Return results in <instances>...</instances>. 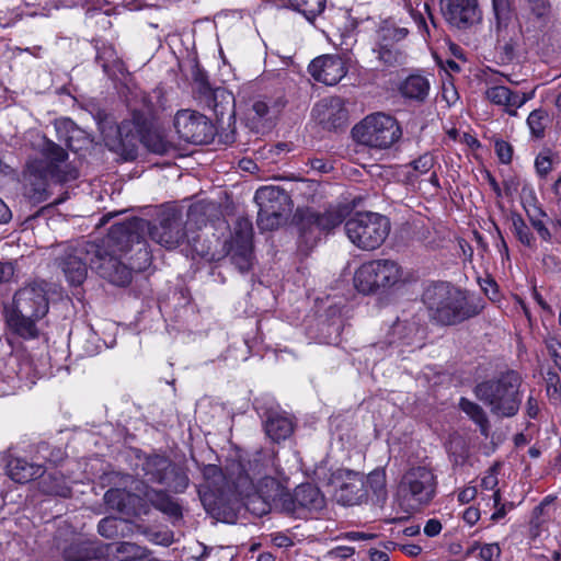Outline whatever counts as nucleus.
Segmentation results:
<instances>
[{
  "mask_svg": "<svg viewBox=\"0 0 561 561\" xmlns=\"http://www.w3.org/2000/svg\"><path fill=\"white\" fill-rule=\"evenodd\" d=\"M25 145L41 156L31 157L26 164L25 194L33 203L48 197L49 180L66 182L78 176L77 169L68 161L67 151L37 130H30Z\"/></svg>",
  "mask_w": 561,
  "mask_h": 561,
  "instance_id": "f257e3e1",
  "label": "nucleus"
},
{
  "mask_svg": "<svg viewBox=\"0 0 561 561\" xmlns=\"http://www.w3.org/2000/svg\"><path fill=\"white\" fill-rule=\"evenodd\" d=\"M147 234L152 241L167 249L179 247L186 237L179 211L170 208L160 214L157 225H151L141 218L114 225L110 230V240H114L118 244L124 240H126V244L135 242L136 248L148 250L145 243Z\"/></svg>",
  "mask_w": 561,
  "mask_h": 561,
  "instance_id": "f03ea898",
  "label": "nucleus"
},
{
  "mask_svg": "<svg viewBox=\"0 0 561 561\" xmlns=\"http://www.w3.org/2000/svg\"><path fill=\"white\" fill-rule=\"evenodd\" d=\"M110 233L106 239L103 240L102 244H98L100 253L92 255L90 259V268L96 271V273L107 279L110 283L117 286H125L129 284L131 279V271H142L147 268L151 263V254L146 249L137 248V260L130 262V266H127L121 261V257L116 255V252L127 254L133 251L136 247L135 242H128L126 240L123 243L114 240H110Z\"/></svg>",
  "mask_w": 561,
  "mask_h": 561,
  "instance_id": "7ed1b4c3",
  "label": "nucleus"
},
{
  "mask_svg": "<svg viewBox=\"0 0 561 561\" xmlns=\"http://www.w3.org/2000/svg\"><path fill=\"white\" fill-rule=\"evenodd\" d=\"M100 128L105 145L113 151L133 152L138 140L148 150L157 154H165L173 148L163 133L151 129L148 118L139 112L133 113L131 121H124L117 126L115 137L111 136L104 125H101Z\"/></svg>",
  "mask_w": 561,
  "mask_h": 561,
  "instance_id": "20e7f679",
  "label": "nucleus"
},
{
  "mask_svg": "<svg viewBox=\"0 0 561 561\" xmlns=\"http://www.w3.org/2000/svg\"><path fill=\"white\" fill-rule=\"evenodd\" d=\"M248 466L245 468L241 462L231 463L227 468V478L240 495L249 499L248 506L260 502L262 506L257 508L259 513L264 514L270 510L271 502L282 494L280 486L275 479L267 476L262 477L257 485L254 484V480L263 473L261 454L249 460Z\"/></svg>",
  "mask_w": 561,
  "mask_h": 561,
  "instance_id": "39448f33",
  "label": "nucleus"
},
{
  "mask_svg": "<svg viewBox=\"0 0 561 561\" xmlns=\"http://www.w3.org/2000/svg\"><path fill=\"white\" fill-rule=\"evenodd\" d=\"M423 302L430 317L443 325L459 323L478 313L461 289L445 282L430 285L424 290Z\"/></svg>",
  "mask_w": 561,
  "mask_h": 561,
  "instance_id": "423d86ee",
  "label": "nucleus"
},
{
  "mask_svg": "<svg viewBox=\"0 0 561 561\" xmlns=\"http://www.w3.org/2000/svg\"><path fill=\"white\" fill-rule=\"evenodd\" d=\"M46 290L41 284H28L20 288L10 310L7 312L9 327L24 339L35 337L38 333L36 322L48 312Z\"/></svg>",
  "mask_w": 561,
  "mask_h": 561,
  "instance_id": "0eeeda50",
  "label": "nucleus"
},
{
  "mask_svg": "<svg viewBox=\"0 0 561 561\" xmlns=\"http://www.w3.org/2000/svg\"><path fill=\"white\" fill-rule=\"evenodd\" d=\"M409 273L394 260L376 259L362 263L354 272L353 283L363 295L387 293L408 283Z\"/></svg>",
  "mask_w": 561,
  "mask_h": 561,
  "instance_id": "6e6552de",
  "label": "nucleus"
},
{
  "mask_svg": "<svg viewBox=\"0 0 561 561\" xmlns=\"http://www.w3.org/2000/svg\"><path fill=\"white\" fill-rule=\"evenodd\" d=\"M520 377L515 371H506L500 376L477 385L474 392L490 411L501 417L514 416L522 402L519 394Z\"/></svg>",
  "mask_w": 561,
  "mask_h": 561,
  "instance_id": "1a4fd4ad",
  "label": "nucleus"
},
{
  "mask_svg": "<svg viewBox=\"0 0 561 561\" xmlns=\"http://www.w3.org/2000/svg\"><path fill=\"white\" fill-rule=\"evenodd\" d=\"M345 232L350 241L360 250L378 249L390 232L387 217L371 211L356 213L345 222Z\"/></svg>",
  "mask_w": 561,
  "mask_h": 561,
  "instance_id": "9d476101",
  "label": "nucleus"
},
{
  "mask_svg": "<svg viewBox=\"0 0 561 561\" xmlns=\"http://www.w3.org/2000/svg\"><path fill=\"white\" fill-rule=\"evenodd\" d=\"M44 371L35 367L28 355L12 353L0 359V396L31 389Z\"/></svg>",
  "mask_w": 561,
  "mask_h": 561,
  "instance_id": "9b49d317",
  "label": "nucleus"
},
{
  "mask_svg": "<svg viewBox=\"0 0 561 561\" xmlns=\"http://www.w3.org/2000/svg\"><path fill=\"white\" fill-rule=\"evenodd\" d=\"M352 133L358 142L379 149L389 148L401 137L396 119L382 113L365 117Z\"/></svg>",
  "mask_w": 561,
  "mask_h": 561,
  "instance_id": "f8f14e48",
  "label": "nucleus"
},
{
  "mask_svg": "<svg viewBox=\"0 0 561 561\" xmlns=\"http://www.w3.org/2000/svg\"><path fill=\"white\" fill-rule=\"evenodd\" d=\"M399 491L413 502L412 507H419L433 500L436 491V478L433 471L425 466L412 467L403 474Z\"/></svg>",
  "mask_w": 561,
  "mask_h": 561,
  "instance_id": "ddd939ff",
  "label": "nucleus"
},
{
  "mask_svg": "<svg viewBox=\"0 0 561 561\" xmlns=\"http://www.w3.org/2000/svg\"><path fill=\"white\" fill-rule=\"evenodd\" d=\"M330 488L334 499L342 505H356L364 501L368 491L365 490L364 477L348 469H337L331 474Z\"/></svg>",
  "mask_w": 561,
  "mask_h": 561,
  "instance_id": "4468645a",
  "label": "nucleus"
},
{
  "mask_svg": "<svg viewBox=\"0 0 561 561\" xmlns=\"http://www.w3.org/2000/svg\"><path fill=\"white\" fill-rule=\"evenodd\" d=\"M99 253L98 244L92 242L83 241L67 248L59 265L68 282L75 286L81 285L87 277L90 259Z\"/></svg>",
  "mask_w": 561,
  "mask_h": 561,
  "instance_id": "2eb2a0df",
  "label": "nucleus"
},
{
  "mask_svg": "<svg viewBox=\"0 0 561 561\" xmlns=\"http://www.w3.org/2000/svg\"><path fill=\"white\" fill-rule=\"evenodd\" d=\"M252 222L248 218H239L228 244V254L241 273L248 272L252 266Z\"/></svg>",
  "mask_w": 561,
  "mask_h": 561,
  "instance_id": "dca6fc26",
  "label": "nucleus"
},
{
  "mask_svg": "<svg viewBox=\"0 0 561 561\" xmlns=\"http://www.w3.org/2000/svg\"><path fill=\"white\" fill-rule=\"evenodd\" d=\"M174 127L180 138L192 144H205L213 137V125L207 117L192 110H181L175 114Z\"/></svg>",
  "mask_w": 561,
  "mask_h": 561,
  "instance_id": "f3484780",
  "label": "nucleus"
},
{
  "mask_svg": "<svg viewBox=\"0 0 561 561\" xmlns=\"http://www.w3.org/2000/svg\"><path fill=\"white\" fill-rule=\"evenodd\" d=\"M133 481L135 480L131 477L126 476L124 483L129 484V491L119 488L110 489L104 495L106 505L125 516H138L145 512L140 491L135 490Z\"/></svg>",
  "mask_w": 561,
  "mask_h": 561,
  "instance_id": "a211bd4d",
  "label": "nucleus"
},
{
  "mask_svg": "<svg viewBox=\"0 0 561 561\" xmlns=\"http://www.w3.org/2000/svg\"><path fill=\"white\" fill-rule=\"evenodd\" d=\"M346 58L337 55H323L314 58L308 70L312 78L327 85L339 83L347 73Z\"/></svg>",
  "mask_w": 561,
  "mask_h": 561,
  "instance_id": "6ab92c4d",
  "label": "nucleus"
},
{
  "mask_svg": "<svg viewBox=\"0 0 561 561\" xmlns=\"http://www.w3.org/2000/svg\"><path fill=\"white\" fill-rule=\"evenodd\" d=\"M424 340V329L415 317L402 316L390 327L387 343L390 346L421 345Z\"/></svg>",
  "mask_w": 561,
  "mask_h": 561,
  "instance_id": "aec40b11",
  "label": "nucleus"
},
{
  "mask_svg": "<svg viewBox=\"0 0 561 561\" xmlns=\"http://www.w3.org/2000/svg\"><path fill=\"white\" fill-rule=\"evenodd\" d=\"M535 92H518L512 91L510 88L502 84H491L484 91V95L493 105L500 106L503 111L511 115L516 116L517 110L526 104L534 98Z\"/></svg>",
  "mask_w": 561,
  "mask_h": 561,
  "instance_id": "412c9836",
  "label": "nucleus"
},
{
  "mask_svg": "<svg viewBox=\"0 0 561 561\" xmlns=\"http://www.w3.org/2000/svg\"><path fill=\"white\" fill-rule=\"evenodd\" d=\"M440 4L447 21L457 27H466L479 19L477 0H440Z\"/></svg>",
  "mask_w": 561,
  "mask_h": 561,
  "instance_id": "4be33fe9",
  "label": "nucleus"
},
{
  "mask_svg": "<svg viewBox=\"0 0 561 561\" xmlns=\"http://www.w3.org/2000/svg\"><path fill=\"white\" fill-rule=\"evenodd\" d=\"M133 483H135V490L140 491L142 505L145 508L142 514L147 513L146 503L149 502L157 510L169 515L170 517L179 518L182 515L180 505L164 492L154 491L141 481H133Z\"/></svg>",
  "mask_w": 561,
  "mask_h": 561,
  "instance_id": "5701e85b",
  "label": "nucleus"
},
{
  "mask_svg": "<svg viewBox=\"0 0 561 561\" xmlns=\"http://www.w3.org/2000/svg\"><path fill=\"white\" fill-rule=\"evenodd\" d=\"M313 112L319 122L328 128H339L347 121V110L340 98L321 100L316 104Z\"/></svg>",
  "mask_w": 561,
  "mask_h": 561,
  "instance_id": "b1692460",
  "label": "nucleus"
},
{
  "mask_svg": "<svg viewBox=\"0 0 561 561\" xmlns=\"http://www.w3.org/2000/svg\"><path fill=\"white\" fill-rule=\"evenodd\" d=\"M254 201L259 209L266 211H290V197L277 186L260 187L254 195Z\"/></svg>",
  "mask_w": 561,
  "mask_h": 561,
  "instance_id": "393cba45",
  "label": "nucleus"
},
{
  "mask_svg": "<svg viewBox=\"0 0 561 561\" xmlns=\"http://www.w3.org/2000/svg\"><path fill=\"white\" fill-rule=\"evenodd\" d=\"M324 506V497L320 490L310 484L298 485L293 494V506L287 507L290 512H296L298 508H306L309 511H318Z\"/></svg>",
  "mask_w": 561,
  "mask_h": 561,
  "instance_id": "a878e982",
  "label": "nucleus"
},
{
  "mask_svg": "<svg viewBox=\"0 0 561 561\" xmlns=\"http://www.w3.org/2000/svg\"><path fill=\"white\" fill-rule=\"evenodd\" d=\"M431 89L430 80L422 75H410L398 87L402 98L410 101L423 102Z\"/></svg>",
  "mask_w": 561,
  "mask_h": 561,
  "instance_id": "bb28decb",
  "label": "nucleus"
},
{
  "mask_svg": "<svg viewBox=\"0 0 561 561\" xmlns=\"http://www.w3.org/2000/svg\"><path fill=\"white\" fill-rule=\"evenodd\" d=\"M44 469L39 465L31 463L23 458H11L7 462V476L18 483H26L37 477H43Z\"/></svg>",
  "mask_w": 561,
  "mask_h": 561,
  "instance_id": "cd10ccee",
  "label": "nucleus"
},
{
  "mask_svg": "<svg viewBox=\"0 0 561 561\" xmlns=\"http://www.w3.org/2000/svg\"><path fill=\"white\" fill-rule=\"evenodd\" d=\"M266 435L274 442L288 438L294 431L290 416L284 412L271 411L264 424Z\"/></svg>",
  "mask_w": 561,
  "mask_h": 561,
  "instance_id": "c85d7f7f",
  "label": "nucleus"
},
{
  "mask_svg": "<svg viewBox=\"0 0 561 561\" xmlns=\"http://www.w3.org/2000/svg\"><path fill=\"white\" fill-rule=\"evenodd\" d=\"M364 489L368 491L364 500L379 506L383 505L388 496L385 470L377 469L371 471L364 478Z\"/></svg>",
  "mask_w": 561,
  "mask_h": 561,
  "instance_id": "c756f323",
  "label": "nucleus"
},
{
  "mask_svg": "<svg viewBox=\"0 0 561 561\" xmlns=\"http://www.w3.org/2000/svg\"><path fill=\"white\" fill-rule=\"evenodd\" d=\"M171 461L162 456L152 455L147 457L142 462L144 476L148 481L162 484L169 473Z\"/></svg>",
  "mask_w": 561,
  "mask_h": 561,
  "instance_id": "7c9ffc66",
  "label": "nucleus"
},
{
  "mask_svg": "<svg viewBox=\"0 0 561 561\" xmlns=\"http://www.w3.org/2000/svg\"><path fill=\"white\" fill-rule=\"evenodd\" d=\"M502 549L497 542L473 541L466 550V557H476L480 561H501Z\"/></svg>",
  "mask_w": 561,
  "mask_h": 561,
  "instance_id": "2f4dec72",
  "label": "nucleus"
},
{
  "mask_svg": "<svg viewBox=\"0 0 561 561\" xmlns=\"http://www.w3.org/2000/svg\"><path fill=\"white\" fill-rule=\"evenodd\" d=\"M403 2L404 8L408 10L413 21L417 24L419 30L421 32L430 34L425 15H427L432 23H434V20L430 11L428 3L421 2L420 0H403Z\"/></svg>",
  "mask_w": 561,
  "mask_h": 561,
  "instance_id": "473e14b6",
  "label": "nucleus"
},
{
  "mask_svg": "<svg viewBox=\"0 0 561 561\" xmlns=\"http://www.w3.org/2000/svg\"><path fill=\"white\" fill-rule=\"evenodd\" d=\"M374 53L377 59L388 67L402 65L405 60L404 53L397 45L390 43H378Z\"/></svg>",
  "mask_w": 561,
  "mask_h": 561,
  "instance_id": "72a5a7b5",
  "label": "nucleus"
},
{
  "mask_svg": "<svg viewBox=\"0 0 561 561\" xmlns=\"http://www.w3.org/2000/svg\"><path fill=\"white\" fill-rule=\"evenodd\" d=\"M408 34L409 30L407 27L397 25L393 20H386L381 23L377 32L378 43L397 45L400 41L404 39Z\"/></svg>",
  "mask_w": 561,
  "mask_h": 561,
  "instance_id": "f704fd0d",
  "label": "nucleus"
},
{
  "mask_svg": "<svg viewBox=\"0 0 561 561\" xmlns=\"http://www.w3.org/2000/svg\"><path fill=\"white\" fill-rule=\"evenodd\" d=\"M42 490L45 493L58 495V496H68L70 495V482L64 478L60 472H53L47 477H44L41 481Z\"/></svg>",
  "mask_w": 561,
  "mask_h": 561,
  "instance_id": "c9c22d12",
  "label": "nucleus"
},
{
  "mask_svg": "<svg viewBox=\"0 0 561 561\" xmlns=\"http://www.w3.org/2000/svg\"><path fill=\"white\" fill-rule=\"evenodd\" d=\"M98 530L105 538H115L125 536L131 526L125 518L105 517L99 523Z\"/></svg>",
  "mask_w": 561,
  "mask_h": 561,
  "instance_id": "e433bc0d",
  "label": "nucleus"
},
{
  "mask_svg": "<svg viewBox=\"0 0 561 561\" xmlns=\"http://www.w3.org/2000/svg\"><path fill=\"white\" fill-rule=\"evenodd\" d=\"M327 0H287L288 5L301 13L308 21H313L325 8Z\"/></svg>",
  "mask_w": 561,
  "mask_h": 561,
  "instance_id": "4c0bfd02",
  "label": "nucleus"
},
{
  "mask_svg": "<svg viewBox=\"0 0 561 561\" xmlns=\"http://www.w3.org/2000/svg\"><path fill=\"white\" fill-rule=\"evenodd\" d=\"M345 218L344 207H333L314 218V224L320 230L330 231L341 225Z\"/></svg>",
  "mask_w": 561,
  "mask_h": 561,
  "instance_id": "58836bf2",
  "label": "nucleus"
},
{
  "mask_svg": "<svg viewBox=\"0 0 561 561\" xmlns=\"http://www.w3.org/2000/svg\"><path fill=\"white\" fill-rule=\"evenodd\" d=\"M511 222L512 231L517 240L525 247L533 248L535 244V237L523 217L519 214L513 213L511 215Z\"/></svg>",
  "mask_w": 561,
  "mask_h": 561,
  "instance_id": "ea45409f",
  "label": "nucleus"
},
{
  "mask_svg": "<svg viewBox=\"0 0 561 561\" xmlns=\"http://www.w3.org/2000/svg\"><path fill=\"white\" fill-rule=\"evenodd\" d=\"M165 480L162 482L168 489L175 493L183 492L188 485V477L178 466L171 462L169 473L165 474Z\"/></svg>",
  "mask_w": 561,
  "mask_h": 561,
  "instance_id": "a19ab883",
  "label": "nucleus"
},
{
  "mask_svg": "<svg viewBox=\"0 0 561 561\" xmlns=\"http://www.w3.org/2000/svg\"><path fill=\"white\" fill-rule=\"evenodd\" d=\"M55 129L58 135V139L60 141H64L65 145L71 149L77 150V148L73 145V138L77 134H80L81 130H79L75 123L69 118H60L57 119L55 123Z\"/></svg>",
  "mask_w": 561,
  "mask_h": 561,
  "instance_id": "79ce46f5",
  "label": "nucleus"
},
{
  "mask_svg": "<svg viewBox=\"0 0 561 561\" xmlns=\"http://www.w3.org/2000/svg\"><path fill=\"white\" fill-rule=\"evenodd\" d=\"M460 409L481 427V432L486 435L488 430V419L483 409L465 398H461L459 402Z\"/></svg>",
  "mask_w": 561,
  "mask_h": 561,
  "instance_id": "37998d69",
  "label": "nucleus"
},
{
  "mask_svg": "<svg viewBox=\"0 0 561 561\" xmlns=\"http://www.w3.org/2000/svg\"><path fill=\"white\" fill-rule=\"evenodd\" d=\"M501 491H495L489 497L486 505H491L494 508L493 514L491 515V520L496 523L505 517L507 512L514 508V504L512 502L501 503Z\"/></svg>",
  "mask_w": 561,
  "mask_h": 561,
  "instance_id": "c03bdc74",
  "label": "nucleus"
},
{
  "mask_svg": "<svg viewBox=\"0 0 561 561\" xmlns=\"http://www.w3.org/2000/svg\"><path fill=\"white\" fill-rule=\"evenodd\" d=\"M546 119L547 113L542 110H535L528 115L527 125L533 136L537 138L543 136Z\"/></svg>",
  "mask_w": 561,
  "mask_h": 561,
  "instance_id": "a18cd8bd",
  "label": "nucleus"
},
{
  "mask_svg": "<svg viewBox=\"0 0 561 561\" xmlns=\"http://www.w3.org/2000/svg\"><path fill=\"white\" fill-rule=\"evenodd\" d=\"M286 213L280 211H264L259 209L257 226L262 230H273L280 225L282 218Z\"/></svg>",
  "mask_w": 561,
  "mask_h": 561,
  "instance_id": "49530a36",
  "label": "nucleus"
},
{
  "mask_svg": "<svg viewBox=\"0 0 561 561\" xmlns=\"http://www.w3.org/2000/svg\"><path fill=\"white\" fill-rule=\"evenodd\" d=\"M499 470L500 467L497 463L490 467L484 476L481 478V489L485 491H492L495 493V491H500L497 488L499 485Z\"/></svg>",
  "mask_w": 561,
  "mask_h": 561,
  "instance_id": "de8ad7c7",
  "label": "nucleus"
},
{
  "mask_svg": "<svg viewBox=\"0 0 561 561\" xmlns=\"http://www.w3.org/2000/svg\"><path fill=\"white\" fill-rule=\"evenodd\" d=\"M435 162L434 154L426 152L412 161L411 165L419 174H425L434 167Z\"/></svg>",
  "mask_w": 561,
  "mask_h": 561,
  "instance_id": "09e8293b",
  "label": "nucleus"
},
{
  "mask_svg": "<svg viewBox=\"0 0 561 561\" xmlns=\"http://www.w3.org/2000/svg\"><path fill=\"white\" fill-rule=\"evenodd\" d=\"M332 44L339 48L344 55L350 53L356 43L354 34L347 32L345 34H340L337 38L331 39ZM346 58V61L348 60L347 56H344Z\"/></svg>",
  "mask_w": 561,
  "mask_h": 561,
  "instance_id": "8fccbe9b",
  "label": "nucleus"
},
{
  "mask_svg": "<svg viewBox=\"0 0 561 561\" xmlns=\"http://www.w3.org/2000/svg\"><path fill=\"white\" fill-rule=\"evenodd\" d=\"M67 561H83L88 558V551L78 543H71L64 550Z\"/></svg>",
  "mask_w": 561,
  "mask_h": 561,
  "instance_id": "3c124183",
  "label": "nucleus"
},
{
  "mask_svg": "<svg viewBox=\"0 0 561 561\" xmlns=\"http://www.w3.org/2000/svg\"><path fill=\"white\" fill-rule=\"evenodd\" d=\"M10 0H0V25L7 27L11 25L18 18V13L12 9L7 8Z\"/></svg>",
  "mask_w": 561,
  "mask_h": 561,
  "instance_id": "603ef678",
  "label": "nucleus"
},
{
  "mask_svg": "<svg viewBox=\"0 0 561 561\" xmlns=\"http://www.w3.org/2000/svg\"><path fill=\"white\" fill-rule=\"evenodd\" d=\"M495 152L502 163H510L513 157L512 146L504 140L495 141Z\"/></svg>",
  "mask_w": 561,
  "mask_h": 561,
  "instance_id": "864d4df0",
  "label": "nucleus"
},
{
  "mask_svg": "<svg viewBox=\"0 0 561 561\" xmlns=\"http://www.w3.org/2000/svg\"><path fill=\"white\" fill-rule=\"evenodd\" d=\"M530 222L542 240L549 241L551 239V233L542 218H537L536 214H530Z\"/></svg>",
  "mask_w": 561,
  "mask_h": 561,
  "instance_id": "5fc2aeb1",
  "label": "nucleus"
},
{
  "mask_svg": "<svg viewBox=\"0 0 561 561\" xmlns=\"http://www.w3.org/2000/svg\"><path fill=\"white\" fill-rule=\"evenodd\" d=\"M535 167H536L537 172L541 176H545V175H547L550 172V170L552 168V160L547 154H539L536 158Z\"/></svg>",
  "mask_w": 561,
  "mask_h": 561,
  "instance_id": "6e6d98bb",
  "label": "nucleus"
},
{
  "mask_svg": "<svg viewBox=\"0 0 561 561\" xmlns=\"http://www.w3.org/2000/svg\"><path fill=\"white\" fill-rule=\"evenodd\" d=\"M204 478L209 481L210 484H216L222 477L221 470L215 465L205 466L203 469Z\"/></svg>",
  "mask_w": 561,
  "mask_h": 561,
  "instance_id": "4d7b16f0",
  "label": "nucleus"
},
{
  "mask_svg": "<svg viewBox=\"0 0 561 561\" xmlns=\"http://www.w3.org/2000/svg\"><path fill=\"white\" fill-rule=\"evenodd\" d=\"M442 523L436 518H432L426 522L424 534L428 537H435L442 531Z\"/></svg>",
  "mask_w": 561,
  "mask_h": 561,
  "instance_id": "13d9d810",
  "label": "nucleus"
},
{
  "mask_svg": "<svg viewBox=\"0 0 561 561\" xmlns=\"http://www.w3.org/2000/svg\"><path fill=\"white\" fill-rule=\"evenodd\" d=\"M478 494L477 488L468 485L458 493V501L462 504L471 502Z\"/></svg>",
  "mask_w": 561,
  "mask_h": 561,
  "instance_id": "bf43d9fd",
  "label": "nucleus"
},
{
  "mask_svg": "<svg viewBox=\"0 0 561 561\" xmlns=\"http://www.w3.org/2000/svg\"><path fill=\"white\" fill-rule=\"evenodd\" d=\"M463 522L469 525L473 526L478 523L480 519V511L477 507L470 506L465 510L462 515Z\"/></svg>",
  "mask_w": 561,
  "mask_h": 561,
  "instance_id": "052dcab7",
  "label": "nucleus"
},
{
  "mask_svg": "<svg viewBox=\"0 0 561 561\" xmlns=\"http://www.w3.org/2000/svg\"><path fill=\"white\" fill-rule=\"evenodd\" d=\"M533 12L538 16L542 18L548 13L549 4L547 0H529Z\"/></svg>",
  "mask_w": 561,
  "mask_h": 561,
  "instance_id": "680f3d73",
  "label": "nucleus"
},
{
  "mask_svg": "<svg viewBox=\"0 0 561 561\" xmlns=\"http://www.w3.org/2000/svg\"><path fill=\"white\" fill-rule=\"evenodd\" d=\"M272 542L278 548H288L293 546V540L286 534L277 533L272 535Z\"/></svg>",
  "mask_w": 561,
  "mask_h": 561,
  "instance_id": "e2e57ef3",
  "label": "nucleus"
},
{
  "mask_svg": "<svg viewBox=\"0 0 561 561\" xmlns=\"http://www.w3.org/2000/svg\"><path fill=\"white\" fill-rule=\"evenodd\" d=\"M14 274L12 263L0 262V283L8 282Z\"/></svg>",
  "mask_w": 561,
  "mask_h": 561,
  "instance_id": "0e129e2a",
  "label": "nucleus"
},
{
  "mask_svg": "<svg viewBox=\"0 0 561 561\" xmlns=\"http://www.w3.org/2000/svg\"><path fill=\"white\" fill-rule=\"evenodd\" d=\"M496 231H497V234H499V240L496 242L497 251L501 254L502 260H508L510 259V253H508L507 243H506V241H505L504 237L502 236V233H501L499 228H496Z\"/></svg>",
  "mask_w": 561,
  "mask_h": 561,
  "instance_id": "69168bd1",
  "label": "nucleus"
},
{
  "mask_svg": "<svg viewBox=\"0 0 561 561\" xmlns=\"http://www.w3.org/2000/svg\"><path fill=\"white\" fill-rule=\"evenodd\" d=\"M252 108L260 118L264 117L268 113V105L262 100L255 101Z\"/></svg>",
  "mask_w": 561,
  "mask_h": 561,
  "instance_id": "338daca9",
  "label": "nucleus"
},
{
  "mask_svg": "<svg viewBox=\"0 0 561 561\" xmlns=\"http://www.w3.org/2000/svg\"><path fill=\"white\" fill-rule=\"evenodd\" d=\"M368 554L370 561H389V554L386 551L370 549Z\"/></svg>",
  "mask_w": 561,
  "mask_h": 561,
  "instance_id": "774afa93",
  "label": "nucleus"
}]
</instances>
